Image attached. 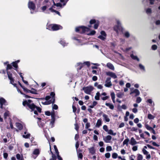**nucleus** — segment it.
I'll use <instances>...</instances> for the list:
<instances>
[{"mask_svg":"<svg viewBox=\"0 0 160 160\" xmlns=\"http://www.w3.org/2000/svg\"><path fill=\"white\" fill-rule=\"evenodd\" d=\"M22 104L24 106L28 107L31 109V111L33 112L35 114L38 115V112L41 113V108L34 105L31 100L23 101Z\"/></svg>","mask_w":160,"mask_h":160,"instance_id":"obj_1","label":"nucleus"},{"mask_svg":"<svg viewBox=\"0 0 160 160\" xmlns=\"http://www.w3.org/2000/svg\"><path fill=\"white\" fill-rule=\"evenodd\" d=\"M117 25L114 27V30L117 33L120 32H122L124 29L121 26L120 21L118 20H116Z\"/></svg>","mask_w":160,"mask_h":160,"instance_id":"obj_2","label":"nucleus"},{"mask_svg":"<svg viewBox=\"0 0 160 160\" xmlns=\"http://www.w3.org/2000/svg\"><path fill=\"white\" fill-rule=\"evenodd\" d=\"M47 28L50 30L56 31L62 29V27L59 25L57 24H51L49 25Z\"/></svg>","mask_w":160,"mask_h":160,"instance_id":"obj_3","label":"nucleus"},{"mask_svg":"<svg viewBox=\"0 0 160 160\" xmlns=\"http://www.w3.org/2000/svg\"><path fill=\"white\" fill-rule=\"evenodd\" d=\"M89 30V28L83 26L77 27L75 28V31L76 32H79L81 33H85Z\"/></svg>","mask_w":160,"mask_h":160,"instance_id":"obj_4","label":"nucleus"},{"mask_svg":"<svg viewBox=\"0 0 160 160\" xmlns=\"http://www.w3.org/2000/svg\"><path fill=\"white\" fill-rule=\"evenodd\" d=\"M94 88L91 86L84 87L82 88V90L84 91V92L88 94H90L92 92Z\"/></svg>","mask_w":160,"mask_h":160,"instance_id":"obj_5","label":"nucleus"},{"mask_svg":"<svg viewBox=\"0 0 160 160\" xmlns=\"http://www.w3.org/2000/svg\"><path fill=\"white\" fill-rule=\"evenodd\" d=\"M101 35L98 37V38L101 40L104 41L106 39L107 34L104 31H102L100 32Z\"/></svg>","mask_w":160,"mask_h":160,"instance_id":"obj_6","label":"nucleus"},{"mask_svg":"<svg viewBox=\"0 0 160 160\" xmlns=\"http://www.w3.org/2000/svg\"><path fill=\"white\" fill-rule=\"evenodd\" d=\"M40 153V151L38 149H35L33 151L32 156L34 159H35L38 155Z\"/></svg>","mask_w":160,"mask_h":160,"instance_id":"obj_7","label":"nucleus"},{"mask_svg":"<svg viewBox=\"0 0 160 160\" xmlns=\"http://www.w3.org/2000/svg\"><path fill=\"white\" fill-rule=\"evenodd\" d=\"M28 8L30 9L34 10L36 8V5L32 2L29 1L28 4Z\"/></svg>","mask_w":160,"mask_h":160,"instance_id":"obj_8","label":"nucleus"},{"mask_svg":"<svg viewBox=\"0 0 160 160\" xmlns=\"http://www.w3.org/2000/svg\"><path fill=\"white\" fill-rule=\"evenodd\" d=\"M52 119L49 125L51 128L54 126V123L55 121V113H53L51 114Z\"/></svg>","mask_w":160,"mask_h":160,"instance_id":"obj_9","label":"nucleus"},{"mask_svg":"<svg viewBox=\"0 0 160 160\" xmlns=\"http://www.w3.org/2000/svg\"><path fill=\"white\" fill-rule=\"evenodd\" d=\"M104 85L107 87H110L112 86V84L111 81V78H106Z\"/></svg>","mask_w":160,"mask_h":160,"instance_id":"obj_10","label":"nucleus"},{"mask_svg":"<svg viewBox=\"0 0 160 160\" xmlns=\"http://www.w3.org/2000/svg\"><path fill=\"white\" fill-rule=\"evenodd\" d=\"M7 72L8 78L10 81L11 83L12 84L14 87H16V84L13 83L14 81L13 78L12 77V74L8 71H7Z\"/></svg>","mask_w":160,"mask_h":160,"instance_id":"obj_11","label":"nucleus"},{"mask_svg":"<svg viewBox=\"0 0 160 160\" xmlns=\"http://www.w3.org/2000/svg\"><path fill=\"white\" fill-rule=\"evenodd\" d=\"M142 152L144 154L146 155V159H149L151 158V156L149 152L144 148H142Z\"/></svg>","mask_w":160,"mask_h":160,"instance_id":"obj_12","label":"nucleus"},{"mask_svg":"<svg viewBox=\"0 0 160 160\" xmlns=\"http://www.w3.org/2000/svg\"><path fill=\"white\" fill-rule=\"evenodd\" d=\"M135 93V96H138L140 94V92L137 89H132L131 90L130 94L132 95V94Z\"/></svg>","mask_w":160,"mask_h":160,"instance_id":"obj_13","label":"nucleus"},{"mask_svg":"<svg viewBox=\"0 0 160 160\" xmlns=\"http://www.w3.org/2000/svg\"><path fill=\"white\" fill-rule=\"evenodd\" d=\"M6 101L4 98H0V104L1 105V108H3V105H7Z\"/></svg>","mask_w":160,"mask_h":160,"instance_id":"obj_14","label":"nucleus"},{"mask_svg":"<svg viewBox=\"0 0 160 160\" xmlns=\"http://www.w3.org/2000/svg\"><path fill=\"white\" fill-rule=\"evenodd\" d=\"M112 138V137L110 135H108L103 138V140L106 143L110 142Z\"/></svg>","mask_w":160,"mask_h":160,"instance_id":"obj_15","label":"nucleus"},{"mask_svg":"<svg viewBox=\"0 0 160 160\" xmlns=\"http://www.w3.org/2000/svg\"><path fill=\"white\" fill-rule=\"evenodd\" d=\"M106 74L108 76L111 77L112 78L114 79L117 78V76L116 74L113 72H107Z\"/></svg>","mask_w":160,"mask_h":160,"instance_id":"obj_16","label":"nucleus"},{"mask_svg":"<svg viewBox=\"0 0 160 160\" xmlns=\"http://www.w3.org/2000/svg\"><path fill=\"white\" fill-rule=\"evenodd\" d=\"M101 113L102 114V115L103 118V119L106 122H108L110 121V119L107 115L103 113L102 112H101Z\"/></svg>","mask_w":160,"mask_h":160,"instance_id":"obj_17","label":"nucleus"},{"mask_svg":"<svg viewBox=\"0 0 160 160\" xmlns=\"http://www.w3.org/2000/svg\"><path fill=\"white\" fill-rule=\"evenodd\" d=\"M37 119L38 120V126L39 127H43L44 125V122H42L41 121V118H37Z\"/></svg>","mask_w":160,"mask_h":160,"instance_id":"obj_18","label":"nucleus"},{"mask_svg":"<svg viewBox=\"0 0 160 160\" xmlns=\"http://www.w3.org/2000/svg\"><path fill=\"white\" fill-rule=\"evenodd\" d=\"M107 67L110 69L114 70V67L113 65L111 63L108 62L107 64Z\"/></svg>","mask_w":160,"mask_h":160,"instance_id":"obj_19","label":"nucleus"},{"mask_svg":"<svg viewBox=\"0 0 160 160\" xmlns=\"http://www.w3.org/2000/svg\"><path fill=\"white\" fill-rule=\"evenodd\" d=\"M137 143V142L136 141L135 139L133 137H132L131 138L130 144L132 145H134Z\"/></svg>","mask_w":160,"mask_h":160,"instance_id":"obj_20","label":"nucleus"},{"mask_svg":"<svg viewBox=\"0 0 160 160\" xmlns=\"http://www.w3.org/2000/svg\"><path fill=\"white\" fill-rule=\"evenodd\" d=\"M123 36L127 38H129L130 36V34L128 31H125L123 33Z\"/></svg>","mask_w":160,"mask_h":160,"instance_id":"obj_21","label":"nucleus"},{"mask_svg":"<svg viewBox=\"0 0 160 160\" xmlns=\"http://www.w3.org/2000/svg\"><path fill=\"white\" fill-rule=\"evenodd\" d=\"M102 124V120L101 119L98 120L96 124V127L99 128L100 126H101Z\"/></svg>","mask_w":160,"mask_h":160,"instance_id":"obj_22","label":"nucleus"},{"mask_svg":"<svg viewBox=\"0 0 160 160\" xmlns=\"http://www.w3.org/2000/svg\"><path fill=\"white\" fill-rule=\"evenodd\" d=\"M105 105L109 107V108L113 110L114 109V106L112 104L109 103H106Z\"/></svg>","mask_w":160,"mask_h":160,"instance_id":"obj_23","label":"nucleus"},{"mask_svg":"<svg viewBox=\"0 0 160 160\" xmlns=\"http://www.w3.org/2000/svg\"><path fill=\"white\" fill-rule=\"evenodd\" d=\"M16 126L19 130H21L22 128V124L19 123H16Z\"/></svg>","mask_w":160,"mask_h":160,"instance_id":"obj_24","label":"nucleus"},{"mask_svg":"<svg viewBox=\"0 0 160 160\" xmlns=\"http://www.w3.org/2000/svg\"><path fill=\"white\" fill-rule=\"evenodd\" d=\"M111 96L112 102L114 103H115V94L114 92H112L111 93Z\"/></svg>","mask_w":160,"mask_h":160,"instance_id":"obj_25","label":"nucleus"},{"mask_svg":"<svg viewBox=\"0 0 160 160\" xmlns=\"http://www.w3.org/2000/svg\"><path fill=\"white\" fill-rule=\"evenodd\" d=\"M25 135H22V137L25 138H29L30 136V133H27L26 131L24 132Z\"/></svg>","mask_w":160,"mask_h":160,"instance_id":"obj_26","label":"nucleus"},{"mask_svg":"<svg viewBox=\"0 0 160 160\" xmlns=\"http://www.w3.org/2000/svg\"><path fill=\"white\" fill-rule=\"evenodd\" d=\"M42 103L44 105H49L51 103H52V101L50 99L49 101H46L44 102H42Z\"/></svg>","mask_w":160,"mask_h":160,"instance_id":"obj_27","label":"nucleus"},{"mask_svg":"<svg viewBox=\"0 0 160 160\" xmlns=\"http://www.w3.org/2000/svg\"><path fill=\"white\" fill-rule=\"evenodd\" d=\"M50 95L52 96V99H51L52 101V103H53L55 102L54 96L55 94L53 92H51L50 94Z\"/></svg>","mask_w":160,"mask_h":160,"instance_id":"obj_28","label":"nucleus"},{"mask_svg":"<svg viewBox=\"0 0 160 160\" xmlns=\"http://www.w3.org/2000/svg\"><path fill=\"white\" fill-rule=\"evenodd\" d=\"M139 68L143 72H145V69L144 66L141 64H139Z\"/></svg>","mask_w":160,"mask_h":160,"instance_id":"obj_29","label":"nucleus"},{"mask_svg":"<svg viewBox=\"0 0 160 160\" xmlns=\"http://www.w3.org/2000/svg\"><path fill=\"white\" fill-rule=\"evenodd\" d=\"M90 152L92 154H94L95 153V150L93 147H92L89 149Z\"/></svg>","mask_w":160,"mask_h":160,"instance_id":"obj_30","label":"nucleus"},{"mask_svg":"<svg viewBox=\"0 0 160 160\" xmlns=\"http://www.w3.org/2000/svg\"><path fill=\"white\" fill-rule=\"evenodd\" d=\"M60 43L63 47L67 46L68 44V43L65 42L63 40H61L60 41Z\"/></svg>","mask_w":160,"mask_h":160,"instance_id":"obj_31","label":"nucleus"},{"mask_svg":"<svg viewBox=\"0 0 160 160\" xmlns=\"http://www.w3.org/2000/svg\"><path fill=\"white\" fill-rule=\"evenodd\" d=\"M107 132L108 134L111 135H112L113 136H115L116 134V133L113 132V130L111 129L108 130Z\"/></svg>","mask_w":160,"mask_h":160,"instance_id":"obj_32","label":"nucleus"},{"mask_svg":"<svg viewBox=\"0 0 160 160\" xmlns=\"http://www.w3.org/2000/svg\"><path fill=\"white\" fill-rule=\"evenodd\" d=\"M131 57L133 59L136 60L138 61H139V59L138 57L137 56L134 55L133 54H131Z\"/></svg>","mask_w":160,"mask_h":160,"instance_id":"obj_33","label":"nucleus"},{"mask_svg":"<svg viewBox=\"0 0 160 160\" xmlns=\"http://www.w3.org/2000/svg\"><path fill=\"white\" fill-rule=\"evenodd\" d=\"M16 158L18 160H23V156H21L19 154H17L16 155Z\"/></svg>","mask_w":160,"mask_h":160,"instance_id":"obj_34","label":"nucleus"},{"mask_svg":"<svg viewBox=\"0 0 160 160\" xmlns=\"http://www.w3.org/2000/svg\"><path fill=\"white\" fill-rule=\"evenodd\" d=\"M117 96L119 98H122L124 95V93L122 92H119L117 93Z\"/></svg>","mask_w":160,"mask_h":160,"instance_id":"obj_35","label":"nucleus"},{"mask_svg":"<svg viewBox=\"0 0 160 160\" xmlns=\"http://www.w3.org/2000/svg\"><path fill=\"white\" fill-rule=\"evenodd\" d=\"M129 141V140L128 138H127V139H125L123 142V145H126L127 146H128V143Z\"/></svg>","mask_w":160,"mask_h":160,"instance_id":"obj_36","label":"nucleus"},{"mask_svg":"<svg viewBox=\"0 0 160 160\" xmlns=\"http://www.w3.org/2000/svg\"><path fill=\"white\" fill-rule=\"evenodd\" d=\"M29 92L31 93L34 94H37L36 90L32 88L31 90H29Z\"/></svg>","mask_w":160,"mask_h":160,"instance_id":"obj_37","label":"nucleus"},{"mask_svg":"<svg viewBox=\"0 0 160 160\" xmlns=\"http://www.w3.org/2000/svg\"><path fill=\"white\" fill-rule=\"evenodd\" d=\"M143 158V156L142 155L139 154H138L137 157V160H142Z\"/></svg>","mask_w":160,"mask_h":160,"instance_id":"obj_38","label":"nucleus"},{"mask_svg":"<svg viewBox=\"0 0 160 160\" xmlns=\"http://www.w3.org/2000/svg\"><path fill=\"white\" fill-rule=\"evenodd\" d=\"M52 2H53V5L54 6H57L58 7H61L62 6V4L60 3H58L56 4L55 3L53 0H52Z\"/></svg>","mask_w":160,"mask_h":160,"instance_id":"obj_39","label":"nucleus"},{"mask_svg":"<svg viewBox=\"0 0 160 160\" xmlns=\"http://www.w3.org/2000/svg\"><path fill=\"white\" fill-rule=\"evenodd\" d=\"M146 13L148 14H150L151 13L152 11L150 8H148L146 9Z\"/></svg>","mask_w":160,"mask_h":160,"instance_id":"obj_40","label":"nucleus"},{"mask_svg":"<svg viewBox=\"0 0 160 160\" xmlns=\"http://www.w3.org/2000/svg\"><path fill=\"white\" fill-rule=\"evenodd\" d=\"M99 97H100V93L99 92H98L96 94V95L95 96V98L96 100H99Z\"/></svg>","mask_w":160,"mask_h":160,"instance_id":"obj_41","label":"nucleus"},{"mask_svg":"<svg viewBox=\"0 0 160 160\" xmlns=\"http://www.w3.org/2000/svg\"><path fill=\"white\" fill-rule=\"evenodd\" d=\"M145 126L146 128L148 130L151 131L152 130L153 128L151 127H150L148 125L146 124Z\"/></svg>","mask_w":160,"mask_h":160,"instance_id":"obj_42","label":"nucleus"},{"mask_svg":"<svg viewBox=\"0 0 160 160\" xmlns=\"http://www.w3.org/2000/svg\"><path fill=\"white\" fill-rule=\"evenodd\" d=\"M148 118L149 119H153L155 118V116L151 114H148Z\"/></svg>","mask_w":160,"mask_h":160,"instance_id":"obj_43","label":"nucleus"},{"mask_svg":"<svg viewBox=\"0 0 160 160\" xmlns=\"http://www.w3.org/2000/svg\"><path fill=\"white\" fill-rule=\"evenodd\" d=\"M50 151H51V153L52 154V160H56V156H55V155L53 154V153L52 152V151L51 150V149L50 145Z\"/></svg>","mask_w":160,"mask_h":160,"instance_id":"obj_44","label":"nucleus"},{"mask_svg":"<svg viewBox=\"0 0 160 160\" xmlns=\"http://www.w3.org/2000/svg\"><path fill=\"white\" fill-rule=\"evenodd\" d=\"M97 104V102L96 101H94L91 105L89 106V107L91 108H93Z\"/></svg>","mask_w":160,"mask_h":160,"instance_id":"obj_45","label":"nucleus"},{"mask_svg":"<svg viewBox=\"0 0 160 160\" xmlns=\"http://www.w3.org/2000/svg\"><path fill=\"white\" fill-rule=\"evenodd\" d=\"M142 99L140 97H138L137 98L136 102L137 103H140L142 101Z\"/></svg>","mask_w":160,"mask_h":160,"instance_id":"obj_46","label":"nucleus"},{"mask_svg":"<svg viewBox=\"0 0 160 160\" xmlns=\"http://www.w3.org/2000/svg\"><path fill=\"white\" fill-rule=\"evenodd\" d=\"M96 33V31L94 30L91 31L89 33H87V34L89 35H93Z\"/></svg>","mask_w":160,"mask_h":160,"instance_id":"obj_47","label":"nucleus"},{"mask_svg":"<svg viewBox=\"0 0 160 160\" xmlns=\"http://www.w3.org/2000/svg\"><path fill=\"white\" fill-rule=\"evenodd\" d=\"M106 150L107 152L111 151L112 150V148L111 146H107L106 148Z\"/></svg>","mask_w":160,"mask_h":160,"instance_id":"obj_48","label":"nucleus"},{"mask_svg":"<svg viewBox=\"0 0 160 160\" xmlns=\"http://www.w3.org/2000/svg\"><path fill=\"white\" fill-rule=\"evenodd\" d=\"M151 142L152 143V145L154 146H156V147H158L159 146V145L157 144L156 142H153V141H151L149 142V143H151Z\"/></svg>","mask_w":160,"mask_h":160,"instance_id":"obj_49","label":"nucleus"},{"mask_svg":"<svg viewBox=\"0 0 160 160\" xmlns=\"http://www.w3.org/2000/svg\"><path fill=\"white\" fill-rule=\"evenodd\" d=\"M54 8V6L53 5H52V7L49 9V10L51 12H54L55 10L53 9V8Z\"/></svg>","mask_w":160,"mask_h":160,"instance_id":"obj_50","label":"nucleus"},{"mask_svg":"<svg viewBox=\"0 0 160 160\" xmlns=\"http://www.w3.org/2000/svg\"><path fill=\"white\" fill-rule=\"evenodd\" d=\"M68 0H60V2L63 3V6H64Z\"/></svg>","mask_w":160,"mask_h":160,"instance_id":"obj_51","label":"nucleus"},{"mask_svg":"<svg viewBox=\"0 0 160 160\" xmlns=\"http://www.w3.org/2000/svg\"><path fill=\"white\" fill-rule=\"evenodd\" d=\"M12 65L13 67H14L16 68V70L18 68V66L17 63H16V62H13L12 63Z\"/></svg>","mask_w":160,"mask_h":160,"instance_id":"obj_52","label":"nucleus"},{"mask_svg":"<svg viewBox=\"0 0 160 160\" xmlns=\"http://www.w3.org/2000/svg\"><path fill=\"white\" fill-rule=\"evenodd\" d=\"M118 156V155L116 153H114L112 154V157L113 158H116Z\"/></svg>","mask_w":160,"mask_h":160,"instance_id":"obj_53","label":"nucleus"},{"mask_svg":"<svg viewBox=\"0 0 160 160\" xmlns=\"http://www.w3.org/2000/svg\"><path fill=\"white\" fill-rule=\"evenodd\" d=\"M98 25H99V23H98V21H97L95 23V24L94 25V28L95 29H97L98 27Z\"/></svg>","mask_w":160,"mask_h":160,"instance_id":"obj_54","label":"nucleus"},{"mask_svg":"<svg viewBox=\"0 0 160 160\" xmlns=\"http://www.w3.org/2000/svg\"><path fill=\"white\" fill-rule=\"evenodd\" d=\"M103 129L106 132L108 131V126L106 125H104L103 127Z\"/></svg>","mask_w":160,"mask_h":160,"instance_id":"obj_55","label":"nucleus"},{"mask_svg":"<svg viewBox=\"0 0 160 160\" xmlns=\"http://www.w3.org/2000/svg\"><path fill=\"white\" fill-rule=\"evenodd\" d=\"M54 148L55 151L56 153L57 154H58V153H59V152L56 145H54Z\"/></svg>","mask_w":160,"mask_h":160,"instance_id":"obj_56","label":"nucleus"},{"mask_svg":"<svg viewBox=\"0 0 160 160\" xmlns=\"http://www.w3.org/2000/svg\"><path fill=\"white\" fill-rule=\"evenodd\" d=\"M54 111H53V112H52L51 113V112H49V111H46L45 112V114L46 115H47V116H50L51 115V114H52V113H54Z\"/></svg>","mask_w":160,"mask_h":160,"instance_id":"obj_57","label":"nucleus"},{"mask_svg":"<svg viewBox=\"0 0 160 160\" xmlns=\"http://www.w3.org/2000/svg\"><path fill=\"white\" fill-rule=\"evenodd\" d=\"M52 3H53L52 2V0L51 2H50V1H48L47 2V5L46 6H47V7H49L51 6Z\"/></svg>","mask_w":160,"mask_h":160,"instance_id":"obj_58","label":"nucleus"},{"mask_svg":"<svg viewBox=\"0 0 160 160\" xmlns=\"http://www.w3.org/2000/svg\"><path fill=\"white\" fill-rule=\"evenodd\" d=\"M73 39L75 40H76L77 41V43L78 44H81V45H82V44H81L80 43L81 42L78 39H76V38H73Z\"/></svg>","mask_w":160,"mask_h":160,"instance_id":"obj_59","label":"nucleus"},{"mask_svg":"<svg viewBox=\"0 0 160 160\" xmlns=\"http://www.w3.org/2000/svg\"><path fill=\"white\" fill-rule=\"evenodd\" d=\"M48 7L46 6H44L41 7V9L42 12H44L46 9Z\"/></svg>","mask_w":160,"mask_h":160,"instance_id":"obj_60","label":"nucleus"},{"mask_svg":"<svg viewBox=\"0 0 160 160\" xmlns=\"http://www.w3.org/2000/svg\"><path fill=\"white\" fill-rule=\"evenodd\" d=\"M105 157L107 158H109L110 157V153L108 152L105 154Z\"/></svg>","mask_w":160,"mask_h":160,"instance_id":"obj_61","label":"nucleus"},{"mask_svg":"<svg viewBox=\"0 0 160 160\" xmlns=\"http://www.w3.org/2000/svg\"><path fill=\"white\" fill-rule=\"evenodd\" d=\"M52 109L57 110L58 108V106L56 104H54L52 107Z\"/></svg>","mask_w":160,"mask_h":160,"instance_id":"obj_62","label":"nucleus"},{"mask_svg":"<svg viewBox=\"0 0 160 160\" xmlns=\"http://www.w3.org/2000/svg\"><path fill=\"white\" fill-rule=\"evenodd\" d=\"M97 22L94 19L91 20L90 21V23L91 24H92L94 23H95Z\"/></svg>","mask_w":160,"mask_h":160,"instance_id":"obj_63","label":"nucleus"},{"mask_svg":"<svg viewBox=\"0 0 160 160\" xmlns=\"http://www.w3.org/2000/svg\"><path fill=\"white\" fill-rule=\"evenodd\" d=\"M157 47L156 45H152V48L153 50H155L157 49Z\"/></svg>","mask_w":160,"mask_h":160,"instance_id":"obj_64","label":"nucleus"}]
</instances>
